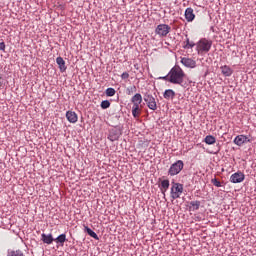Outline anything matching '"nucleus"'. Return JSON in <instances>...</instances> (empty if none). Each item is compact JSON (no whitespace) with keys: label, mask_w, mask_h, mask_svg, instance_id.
Here are the masks:
<instances>
[{"label":"nucleus","mask_w":256,"mask_h":256,"mask_svg":"<svg viewBox=\"0 0 256 256\" xmlns=\"http://www.w3.org/2000/svg\"><path fill=\"white\" fill-rule=\"evenodd\" d=\"M163 81H168L169 83H173V85H183V81L185 79V72L181 67L174 66L168 73V75L160 77Z\"/></svg>","instance_id":"1"},{"label":"nucleus","mask_w":256,"mask_h":256,"mask_svg":"<svg viewBox=\"0 0 256 256\" xmlns=\"http://www.w3.org/2000/svg\"><path fill=\"white\" fill-rule=\"evenodd\" d=\"M131 103H132V115L134 119H138V117L141 115V103H143V96L141 94L136 93L132 98H131Z\"/></svg>","instance_id":"2"},{"label":"nucleus","mask_w":256,"mask_h":256,"mask_svg":"<svg viewBox=\"0 0 256 256\" xmlns=\"http://www.w3.org/2000/svg\"><path fill=\"white\" fill-rule=\"evenodd\" d=\"M211 47H213V41L208 40L207 38H201L196 43V51L198 55H205V53H209V51H211Z\"/></svg>","instance_id":"3"},{"label":"nucleus","mask_w":256,"mask_h":256,"mask_svg":"<svg viewBox=\"0 0 256 256\" xmlns=\"http://www.w3.org/2000/svg\"><path fill=\"white\" fill-rule=\"evenodd\" d=\"M181 195H183V184L172 182L170 197L175 200L179 199Z\"/></svg>","instance_id":"4"},{"label":"nucleus","mask_w":256,"mask_h":256,"mask_svg":"<svg viewBox=\"0 0 256 256\" xmlns=\"http://www.w3.org/2000/svg\"><path fill=\"white\" fill-rule=\"evenodd\" d=\"M183 167H185L183 160L176 161L170 166L168 170V175H170L171 177H174V175H179L181 171H183Z\"/></svg>","instance_id":"5"},{"label":"nucleus","mask_w":256,"mask_h":256,"mask_svg":"<svg viewBox=\"0 0 256 256\" xmlns=\"http://www.w3.org/2000/svg\"><path fill=\"white\" fill-rule=\"evenodd\" d=\"M156 35H159L160 37H167L168 34L171 33V26L167 24H159L155 28Z\"/></svg>","instance_id":"6"},{"label":"nucleus","mask_w":256,"mask_h":256,"mask_svg":"<svg viewBox=\"0 0 256 256\" xmlns=\"http://www.w3.org/2000/svg\"><path fill=\"white\" fill-rule=\"evenodd\" d=\"M144 101L147 103V107L152 111H157V102L155 101V97L151 94L144 95Z\"/></svg>","instance_id":"7"},{"label":"nucleus","mask_w":256,"mask_h":256,"mask_svg":"<svg viewBox=\"0 0 256 256\" xmlns=\"http://www.w3.org/2000/svg\"><path fill=\"white\" fill-rule=\"evenodd\" d=\"M233 143L238 147H242V145H245V143H251V139H249V137L246 135L241 134L234 138Z\"/></svg>","instance_id":"8"},{"label":"nucleus","mask_w":256,"mask_h":256,"mask_svg":"<svg viewBox=\"0 0 256 256\" xmlns=\"http://www.w3.org/2000/svg\"><path fill=\"white\" fill-rule=\"evenodd\" d=\"M245 181V174L241 171H238L230 176L231 183H243Z\"/></svg>","instance_id":"9"},{"label":"nucleus","mask_w":256,"mask_h":256,"mask_svg":"<svg viewBox=\"0 0 256 256\" xmlns=\"http://www.w3.org/2000/svg\"><path fill=\"white\" fill-rule=\"evenodd\" d=\"M181 63L182 65H184V67H188L190 69H195V67H197V62L195 60H193L192 58H182L181 59Z\"/></svg>","instance_id":"10"},{"label":"nucleus","mask_w":256,"mask_h":256,"mask_svg":"<svg viewBox=\"0 0 256 256\" xmlns=\"http://www.w3.org/2000/svg\"><path fill=\"white\" fill-rule=\"evenodd\" d=\"M119 137H121V133H119V130H117V129L110 130L109 135H108L109 141H112V142L118 141Z\"/></svg>","instance_id":"11"},{"label":"nucleus","mask_w":256,"mask_h":256,"mask_svg":"<svg viewBox=\"0 0 256 256\" xmlns=\"http://www.w3.org/2000/svg\"><path fill=\"white\" fill-rule=\"evenodd\" d=\"M66 118H67V121H69V123H77V121L79 120L77 113L73 111H67Z\"/></svg>","instance_id":"12"},{"label":"nucleus","mask_w":256,"mask_h":256,"mask_svg":"<svg viewBox=\"0 0 256 256\" xmlns=\"http://www.w3.org/2000/svg\"><path fill=\"white\" fill-rule=\"evenodd\" d=\"M41 241H43V243H45L46 245H51V243H53V241H55V238H53V234L42 233Z\"/></svg>","instance_id":"13"},{"label":"nucleus","mask_w":256,"mask_h":256,"mask_svg":"<svg viewBox=\"0 0 256 256\" xmlns=\"http://www.w3.org/2000/svg\"><path fill=\"white\" fill-rule=\"evenodd\" d=\"M56 63L59 66L61 73H65L67 71V66L65 65V60H63V57L61 56L57 57Z\"/></svg>","instance_id":"14"},{"label":"nucleus","mask_w":256,"mask_h":256,"mask_svg":"<svg viewBox=\"0 0 256 256\" xmlns=\"http://www.w3.org/2000/svg\"><path fill=\"white\" fill-rule=\"evenodd\" d=\"M220 69L224 77H231V75H233V69H231V67L228 65L221 66Z\"/></svg>","instance_id":"15"},{"label":"nucleus","mask_w":256,"mask_h":256,"mask_svg":"<svg viewBox=\"0 0 256 256\" xmlns=\"http://www.w3.org/2000/svg\"><path fill=\"white\" fill-rule=\"evenodd\" d=\"M185 19L188 23H191L195 19V13H193V8H187L185 10Z\"/></svg>","instance_id":"16"},{"label":"nucleus","mask_w":256,"mask_h":256,"mask_svg":"<svg viewBox=\"0 0 256 256\" xmlns=\"http://www.w3.org/2000/svg\"><path fill=\"white\" fill-rule=\"evenodd\" d=\"M55 243L57 245H60V247H63L65 245V242H67V235L66 234H60L57 238L54 239Z\"/></svg>","instance_id":"17"},{"label":"nucleus","mask_w":256,"mask_h":256,"mask_svg":"<svg viewBox=\"0 0 256 256\" xmlns=\"http://www.w3.org/2000/svg\"><path fill=\"white\" fill-rule=\"evenodd\" d=\"M164 99H175V91L173 89H167L165 90L163 94Z\"/></svg>","instance_id":"18"},{"label":"nucleus","mask_w":256,"mask_h":256,"mask_svg":"<svg viewBox=\"0 0 256 256\" xmlns=\"http://www.w3.org/2000/svg\"><path fill=\"white\" fill-rule=\"evenodd\" d=\"M199 207H201V202L196 200V201H191L190 206H189V211H198Z\"/></svg>","instance_id":"19"},{"label":"nucleus","mask_w":256,"mask_h":256,"mask_svg":"<svg viewBox=\"0 0 256 256\" xmlns=\"http://www.w3.org/2000/svg\"><path fill=\"white\" fill-rule=\"evenodd\" d=\"M183 49H193L195 47V42H192L189 40L188 37H186V41L182 44Z\"/></svg>","instance_id":"20"},{"label":"nucleus","mask_w":256,"mask_h":256,"mask_svg":"<svg viewBox=\"0 0 256 256\" xmlns=\"http://www.w3.org/2000/svg\"><path fill=\"white\" fill-rule=\"evenodd\" d=\"M216 141L217 139L212 135H208L204 139V142L206 143V145H215Z\"/></svg>","instance_id":"21"},{"label":"nucleus","mask_w":256,"mask_h":256,"mask_svg":"<svg viewBox=\"0 0 256 256\" xmlns=\"http://www.w3.org/2000/svg\"><path fill=\"white\" fill-rule=\"evenodd\" d=\"M85 231L86 233H88V235L90 237H92L93 239H95L96 241H99V236L97 235V233H95V231H93L91 228L89 227H85Z\"/></svg>","instance_id":"22"},{"label":"nucleus","mask_w":256,"mask_h":256,"mask_svg":"<svg viewBox=\"0 0 256 256\" xmlns=\"http://www.w3.org/2000/svg\"><path fill=\"white\" fill-rule=\"evenodd\" d=\"M167 189H169V180H163L161 182V191L164 195L167 193Z\"/></svg>","instance_id":"23"},{"label":"nucleus","mask_w":256,"mask_h":256,"mask_svg":"<svg viewBox=\"0 0 256 256\" xmlns=\"http://www.w3.org/2000/svg\"><path fill=\"white\" fill-rule=\"evenodd\" d=\"M100 106L102 109H109L111 107V102H109V100H104L101 102Z\"/></svg>","instance_id":"24"},{"label":"nucleus","mask_w":256,"mask_h":256,"mask_svg":"<svg viewBox=\"0 0 256 256\" xmlns=\"http://www.w3.org/2000/svg\"><path fill=\"white\" fill-rule=\"evenodd\" d=\"M115 93H117V91H115L114 88H108V89H106V95H107V97H114Z\"/></svg>","instance_id":"25"},{"label":"nucleus","mask_w":256,"mask_h":256,"mask_svg":"<svg viewBox=\"0 0 256 256\" xmlns=\"http://www.w3.org/2000/svg\"><path fill=\"white\" fill-rule=\"evenodd\" d=\"M211 183H212V185H214V187H222L221 181H219L217 178H213L211 180Z\"/></svg>","instance_id":"26"},{"label":"nucleus","mask_w":256,"mask_h":256,"mask_svg":"<svg viewBox=\"0 0 256 256\" xmlns=\"http://www.w3.org/2000/svg\"><path fill=\"white\" fill-rule=\"evenodd\" d=\"M135 91H137V87L131 86V87L127 88V95H133L135 93Z\"/></svg>","instance_id":"27"},{"label":"nucleus","mask_w":256,"mask_h":256,"mask_svg":"<svg viewBox=\"0 0 256 256\" xmlns=\"http://www.w3.org/2000/svg\"><path fill=\"white\" fill-rule=\"evenodd\" d=\"M121 79H129V73L123 72L121 75Z\"/></svg>","instance_id":"28"},{"label":"nucleus","mask_w":256,"mask_h":256,"mask_svg":"<svg viewBox=\"0 0 256 256\" xmlns=\"http://www.w3.org/2000/svg\"><path fill=\"white\" fill-rule=\"evenodd\" d=\"M0 51H5V42L0 43Z\"/></svg>","instance_id":"29"}]
</instances>
